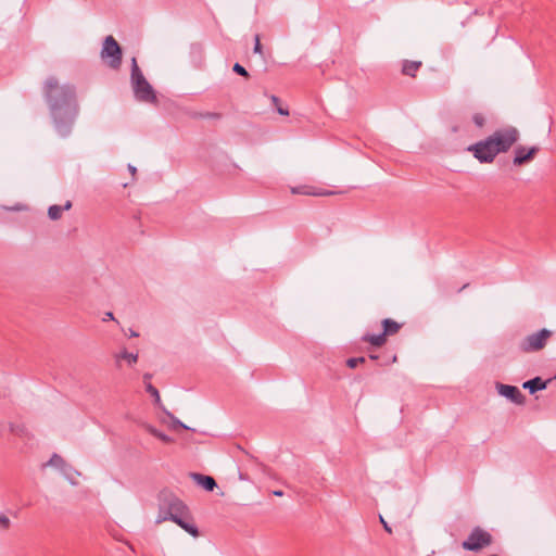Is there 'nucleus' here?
<instances>
[{"instance_id": "f257e3e1", "label": "nucleus", "mask_w": 556, "mask_h": 556, "mask_svg": "<svg viewBox=\"0 0 556 556\" xmlns=\"http://www.w3.org/2000/svg\"><path fill=\"white\" fill-rule=\"evenodd\" d=\"M43 96L58 134L66 137L78 114L75 88L67 84L60 85L58 79L51 76L43 84Z\"/></svg>"}, {"instance_id": "f03ea898", "label": "nucleus", "mask_w": 556, "mask_h": 556, "mask_svg": "<svg viewBox=\"0 0 556 556\" xmlns=\"http://www.w3.org/2000/svg\"><path fill=\"white\" fill-rule=\"evenodd\" d=\"M172 520L193 538L199 536L198 527L191 521L186 504L176 496H169L161 506L156 522Z\"/></svg>"}, {"instance_id": "7ed1b4c3", "label": "nucleus", "mask_w": 556, "mask_h": 556, "mask_svg": "<svg viewBox=\"0 0 556 556\" xmlns=\"http://www.w3.org/2000/svg\"><path fill=\"white\" fill-rule=\"evenodd\" d=\"M130 85L137 101L149 104L157 102L155 90L144 77L136 58L131 59Z\"/></svg>"}, {"instance_id": "20e7f679", "label": "nucleus", "mask_w": 556, "mask_h": 556, "mask_svg": "<svg viewBox=\"0 0 556 556\" xmlns=\"http://www.w3.org/2000/svg\"><path fill=\"white\" fill-rule=\"evenodd\" d=\"M100 56L112 70H118L121 67L123 51L113 36H106L104 38Z\"/></svg>"}, {"instance_id": "39448f33", "label": "nucleus", "mask_w": 556, "mask_h": 556, "mask_svg": "<svg viewBox=\"0 0 556 556\" xmlns=\"http://www.w3.org/2000/svg\"><path fill=\"white\" fill-rule=\"evenodd\" d=\"M498 153L507 152L519 139V131L513 126L497 129L490 136Z\"/></svg>"}, {"instance_id": "423d86ee", "label": "nucleus", "mask_w": 556, "mask_h": 556, "mask_svg": "<svg viewBox=\"0 0 556 556\" xmlns=\"http://www.w3.org/2000/svg\"><path fill=\"white\" fill-rule=\"evenodd\" d=\"M493 538L486 530L476 527L471 530L468 538L462 543L465 551L478 553L492 544Z\"/></svg>"}, {"instance_id": "0eeeda50", "label": "nucleus", "mask_w": 556, "mask_h": 556, "mask_svg": "<svg viewBox=\"0 0 556 556\" xmlns=\"http://www.w3.org/2000/svg\"><path fill=\"white\" fill-rule=\"evenodd\" d=\"M552 337V331L548 329H541L538 332L531 333L523 338L519 343L520 351L525 353L536 352L542 350L547 340Z\"/></svg>"}, {"instance_id": "6e6552de", "label": "nucleus", "mask_w": 556, "mask_h": 556, "mask_svg": "<svg viewBox=\"0 0 556 556\" xmlns=\"http://www.w3.org/2000/svg\"><path fill=\"white\" fill-rule=\"evenodd\" d=\"M469 151H471L473 156L481 163H491L498 154L490 136L486 139L471 146Z\"/></svg>"}, {"instance_id": "1a4fd4ad", "label": "nucleus", "mask_w": 556, "mask_h": 556, "mask_svg": "<svg viewBox=\"0 0 556 556\" xmlns=\"http://www.w3.org/2000/svg\"><path fill=\"white\" fill-rule=\"evenodd\" d=\"M496 390L500 395L508 399L515 404L521 405L525 403V395L520 392V390L515 386L503 384L497 382Z\"/></svg>"}, {"instance_id": "9d476101", "label": "nucleus", "mask_w": 556, "mask_h": 556, "mask_svg": "<svg viewBox=\"0 0 556 556\" xmlns=\"http://www.w3.org/2000/svg\"><path fill=\"white\" fill-rule=\"evenodd\" d=\"M538 151H539L538 147H531V148L527 149L522 146H518L515 149V157L513 160L514 165L521 166L526 163H529L530 161L533 160V157L535 156Z\"/></svg>"}, {"instance_id": "9b49d317", "label": "nucleus", "mask_w": 556, "mask_h": 556, "mask_svg": "<svg viewBox=\"0 0 556 556\" xmlns=\"http://www.w3.org/2000/svg\"><path fill=\"white\" fill-rule=\"evenodd\" d=\"M190 477L197 484L202 486L205 491L212 492L217 486L216 481L211 476L192 472L190 473Z\"/></svg>"}, {"instance_id": "f8f14e48", "label": "nucleus", "mask_w": 556, "mask_h": 556, "mask_svg": "<svg viewBox=\"0 0 556 556\" xmlns=\"http://www.w3.org/2000/svg\"><path fill=\"white\" fill-rule=\"evenodd\" d=\"M522 387L527 390H529V392L531 394L535 393L536 391H541V390H544L546 389L547 387V381L543 380L541 377H535L533 379H530L528 381H526Z\"/></svg>"}, {"instance_id": "ddd939ff", "label": "nucleus", "mask_w": 556, "mask_h": 556, "mask_svg": "<svg viewBox=\"0 0 556 556\" xmlns=\"http://www.w3.org/2000/svg\"><path fill=\"white\" fill-rule=\"evenodd\" d=\"M71 207H72L71 201H66V203L63 206L55 205V204L51 205L48 208V216L52 220H58L61 218L63 211H68Z\"/></svg>"}, {"instance_id": "4468645a", "label": "nucleus", "mask_w": 556, "mask_h": 556, "mask_svg": "<svg viewBox=\"0 0 556 556\" xmlns=\"http://www.w3.org/2000/svg\"><path fill=\"white\" fill-rule=\"evenodd\" d=\"M362 341L369 342L374 346H382L387 342L386 333L381 332L379 334H369L366 333L362 337Z\"/></svg>"}, {"instance_id": "2eb2a0df", "label": "nucleus", "mask_w": 556, "mask_h": 556, "mask_svg": "<svg viewBox=\"0 0 556 556\" xmlns=\"http://www.w3.org/2000/svg\"><path fill=\"white\" fill-rule=\"evenodd\" d=\"M382 327H383L382 332L386 333V337H387V336L395 334L400 330L401 325L393 319L386 318L382 320Z\"/></svg>"}, {"instance_id": "dca6fc26", "label": "nucleus", "mask_w": 556, "mask_h": 556, "mask_svg": "<svg viewBox=\"0 0 556 556\" xmlns=\"http://www.w3.org/2000/svg\"><path fill=\"white\" fill-rule=\"evenodd\" d=\"M421 66V62L406 61L403 65L402 72L408 76H415V73Z\"/></svg>"}, {"instance_id": "f3484780", "label": "nucleus", "mask_w": 556, "mask_h": 556, "mask_svg": "<svg viewBox=\"0 0 556 556\" xmlns=\"http://www.w3.org/2000/svg\"><path fill=\"white\" fill-rule=\"evenodd\" d=\"M291 192H292L293 194H314V195H317V193L312 192V191L309 190V188H308V187H306V186L292 187V188H291ZM330 194H333V192L328 191V192L318 193V195H330Z\"/></svg>"}, {"instance_id": "a211bd4d", "label": "nucleus", "mask_w": 556, "mask_h": 556, "mask_svg": "<svg viewBox=\"0 0 556 556\" xmlns=\"http://www.w3.org/2000/svg\"><path fill=\"white\" fill-rule=\"evenodd\" d=\"M162 410L166 414V416L172 420V428H182L186 430H189L190 428L185 425L182 421H180L177 417H175L169 410H167L165 407H162Z\"/></svg>"}, {"instance_id": "6ab92c4d", "label": "nucleus", "mask_w": 556, "mask_h": 556, "mask_svg": "<svg viewBox=\"0 0 556 556\" xmlns=\"http://www.w3.org/2000/svg\"><path fill=\"white\" fill-rule=\"evenodd\" d=\"M146 390L154 399L155 405H157L161 409H162V407H165L162 404L159 390L154 386H152L151 383H148L147 387H146Z\"/></svg>"}, {"instance_id": "aec40b11", "label": "nucleus", "mask_w": 556, "mask_h": 556, "mask_svg": "<svg viewBox=\"0 0 556 556\" xmlns=\"http://www.w3.org/2000/svg\"><path fill=\"white\" fill-rule=\"evenodd\" d=\"M116 359H125L129 365H132L137 363L138 361V354L129 353L127 351H122L119 354L116 355Z\"/></svg>"}, {"instance_id": "412c9836", "label": "nucleus", "mask_w": 556, "mask_h": 556, "mask_svg": "<svg viewBox=\"0 0 556 556\" xmlns=\"http://www.w3.org/2000/svg\"><path fill=\"white\" fill-rule=\"evenodd\" d=\"M199 118H206V119H220L222 114L217 112H205V113H199L195 115Z\"/></svg>"}, {"instance_id": "4be33fe9", "label": "nucleus", "mask_w": 556, "mask_h": 556, "mask_svg": "<svg viewBox=\"0 0 556 556\" xmlns=\"http://www.w3.org/2000/svg\"><path fill=\"white\" fill-rule=\"evenodd\" d=\"M63 464H64L63 458L58 454H53L48 462V465L55 466V467H60Z\"/></svg>"}, {"instance_id": "5701e85b", "label": "nucleus", "mask_w": 556, "mask_h": 556, "mask_svg": "<svg viewBox=\"0 0 556 556\" xmlns=\"http://www.w3.org/2000/svg\"><path fill=\"white\" fill-rule=\"evenodd\" d=\"M232 71L240 76L249 77L248 71L239 63L233 64Z\"/></svg>"}, {"instance_id": "b1692460", "label": "nucleus", "mask_w": 556, "mask_h": 556, "mask_svg": "<svg viewBox=\"0 0 556 556\" xmlns=\"http://www.w3.org/2000/svg\"><path fill=\"white\" fill-rule=\"evenodd\" d=\"M365 362V357H352L346 361V365L350 368H355L358 364H363Z\"/></svg>"}, {"instance_id": "393cba45", "label": "nucleus", "mask_w": 556, "mask_h": 556, "mask_svg": "<svg viewBox=\"0 0 556 556\" xmlns=\"http://www.w3.org/2000/svg\"><path fill=\"white\" fill-rule=\"evenodd\" d=\"M253 51H254V53L263 55V47L261 45L260 35H257V34L254 36V48H253Z\"/></svg>"}, {"instance_id": "a878e982", "label": "nucleus", "mask_w": 556, "mask_h": 556, "mask_svg": "<svg viewBox=\"0 0 556 556\" xmlns=\"http://www.w3.org/2000/svg\"><path fill=\"white\" fill-rule=\"evenodd\" d=\"M472 121H473V123H475L478 127H480V128H481V127L484 125V123H485V119H484L483 115H482V114H480V113L475 114V115L472 116Z\"/></svg>"}, {"instance_id": "bb28decb", "label": "nucleus", "mask_w": 556, "mask_h": 556, "mask_svg": "<svg viewBox=\"0 0 556 556\" xmlns=\"http://www.w3.org/2000/svg\"><path fill=\"white\" fill-rule=\"evenodd\" d=\"M0 527L3 529H8L10 527V519L3 514H0Z\"/></svg>"}, {"instance_id": "cd10ccee", "label": "nucleus", "mask_w": 556, "mask_h": 556, "mask_svg": "<svg viewBox=\"0 0 556 556\" xmlns=\"http://www.w3.org/2000/svg\"><path fill=\"white\" fill-rule=\"evenodd\" d=\"M379 520H380L381 525L383 526L384 530L389 533H392L391 527L388 525V522L384 520V518L381 515L379 516Z\"/></svg>"}, {"instance_id": "c85d7f7f", "label": "nucleus", "mask_w": 556, "mask_h": 556, "mask_svg": "<svg viewBox=\"0 0 556 556\" xmlns=\"http://www.w3.org/2000/svg\"><path fill=\"white\" fill-rule=\"evenodd\" d=\"M159 439L161 441H163L164 443H172L173 442V439L169 435H167V434H165L163 432H161Z\"/></svg>"}, {"instance_id": "c756f323", "label": "nucleus", "mask_w": 556, "mask_h": 556, "mask_svg": "<svg viewBox=\"0 0 556 556\" xmlns=\"http://www.w3.org/2000/svg\"><path fill=\"white\" fill-rule=\"evenodd\" d=\"M144 429L152 435L157 431V429L151 425H144Z\"/></svg>"}, {"instance_id": "7c9ffc66", "label": "nucleus", "mask_w": 556, "mask_h": 556, "mask_svg": "<svg viewBox=\"0 0 556 556\" xmlns=\"http://www.w3.org/2000/svg\"><path fill=\"white\" fill-rule=\"evenodd\" d=\"M277 112L280 114V115H289V111L287 109H283L281 106H277Z\"/></svg>"}, {"instance_id": "2f4dec72", "label": "nucleus", "mask_w": 556, "mask_h": 556, "mask_svg": "<svg viewBox=\"0 0 556 556\" xmlns=\"http://www.w3.org/2000/svg\"><path fill=\"white\" fill-rule=\"evenodd\" d=\"M270 100H271L273 104H274L276 108H277V106H279V98H278V97H276V96H271V97H270Z\"/></svg>"}, {"instance_id": "473e14b6", "label": "nucleus", "mask_w": 556, "mask_h": 556, "mask_svg": "<svg viewBox=\"0 0 556 556\" xmlns=\"http://www.w3.org/2000/svg\"><path fill=\"white\" fill-rule=\"evenodd\" d=\"M109 319H110V320H113V319H114V315H113V313H112V312H108V313H105V317L103 318V320L105 321V320H109Z\"/></svg>"}, {"instance_id": "72a5a7b5", "label": "nucleus", "mask_w": 556, "mask_h": 556, "mask_svg": "<svg viewBox=\"0 0 556 556\" xmlns=\"http://www.w3.org/2000/svg\"><path fill=\"white\" fill-rule=\"evenodd\" d=\"M128 169H129V172L131 173V175H132V176H135V175H136V173H137V168H136L134 165L129 164V165H128Z\"/></svg>"}, {"instance_id": "f704fd0d", "label": "nucleus", "mask_w": 556, "mask_h": 556, "mask_svg": "<svg viewBox=\"0 0 556 556\" xmlns=\"http://www.w3.org/2000/svg\"><path fill=\"white\" fill-rule=\"evenodd\" d=\"M139 336V333L132 329H129V337L130 338H137Z\"/></svg>"}, {"instance_id": "c9c22d12", "label": "nucleus", "mask_w": 556, "mask_h": 556, "mask_svg": "<svg viewBox=\"0 0 556 556\" xmlns=\"http://www.w3.org/2000/svg\"><path fill=\"white\" fill-rule=\"evenodd\" d=\"M273 494H274L275 496H282V495H283V492H282V491H280V490H277V491H274V492H273Z\"/></svg>"}, {"instance_id": "e433bc0d", "label": "nucleus", "mask_w": 556, "mask_h": 556, "mask_svg": "<svg viewBox=\"0 0 556 556\" xmlns=\"http://www.w3.org/2000/svg\"><path fill=\"white\" fill-rule=\"evenodd\" d=\"M369 358H370V359H372V361H376V359H378V355H376V354H370V355H369Z\"/></svg>"}, {"instance_id": "4c0bfd02", "label": "nucleus", "mask_w": 556, "mask_h": 556, "mask_svg": "<svg viewBox=\"0 0 556 556\" xmlns=\"http://www.w3.org/2000/svg\"><path fill=\"white\" fill-rule=\"evenodd\" d=\"M10 430H11L12 432H16V431H17V429L14 427V425H10Z\"/></svg>"}, {"instance_id": "58836bf2", "label": "nucleus", "mask_w": 556, "mask_h": 556, "mask_svg": "<svg viewBox=\"0 0 556 556\" xmlns=\"http://www.w3.org/2000/svg\"><path fill=\"white\" fill-rule=\"evenodd\" d=\"M150 378H151V375H150V374H146V375L143 376V379H144V380H149Z\"/></svg>"}, {"instance_id": "ea45409f", "label": "nucleus", "mask_w": 556, "mask_h": 556, "mask_svg": "<svg viewBox=\"0 0 556 556\" xmlns=\"http://www.w3.org/2000/svg\"><path fill=\"white\" fill-rule=\"evenodd\" d=\"M11 210L20 211V210H22V207L20 205H16V206L12 207Z\"/></svg>"}, {"instance_id": "a19ab883", "label": "nucleus", "mask_w": 556, "mask_h": 556, "mask_svg": "<svg viewBox=\"0 0 556 556\" xmlns=\"http://www.w3.org/2000/svg\"><path fill=\"white\" fill-rule=\"evenodd\" d=\"M160 434H161V431H160V430H157V431L153 434V437H155V438H157V439H159Z\"/></svg>"}]
</instances>
